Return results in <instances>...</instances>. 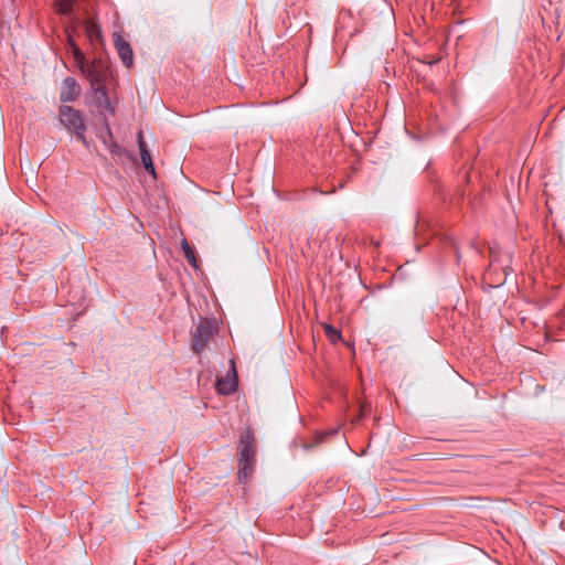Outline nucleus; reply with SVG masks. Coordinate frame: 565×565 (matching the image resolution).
Wrapping results in <instances>:
<instances>
[{"label": "nucleus", "instance_id": "f257e3e1", "mask_svg": "<svg viewBox=\"0 0 565 565\" xmlns=\"http://www.w3.org/2000/svg\"><path fill=\"white\" fill-rule=\"evenodd\" d=\"M256 454L257 444L255 435L250 428H246L239 435L237 445V478L239 482L247 483L252 478L256 465Z\"/></svg>", "mask_w": 565, "mask_h": 565}, {"label": "nucleus", "instance_id": "f03ea898", "mask_svg": "<svg viewBox=\"0 0 565 565\" xmlns=\"http://www.w3.org/2000/svg\"><path fill=\"white\" fill-rule=\"evenodd\" d=\"M58 117L67 131L75 135L78 140L86 145V125L82 113L71 106L62 105L58 109Z\"/></svg>", "mask_w": 565, "mask_h": 565}, {"label": "nucleus", "instance_id": "7ed1b4c3", "mask_svg": "<svg viewBox=\"0 0 565 565\" xmlns=\"http://www.w3.org/2000/svg\"><path fill=\"white\" fill-rule=\"evenodd\" d=\"M78 68L89 81L90 86L105 85L110 75L108 65L102 58H95L90 63L85 61Z\"/></svg>", "mask_w": 565, "mask_h": 565}, {"label": "nucleus", "instance_id": "20e7f679", "mask_svg": "<svg viewBox=\"0 0 565 565\" xmlns=\"http://www.w3.org/2000/svg\"><path fill=\"white\" fill-rule=\"evenodd\" d=\"M217 331V323L214 319H205L200 322L192 335V349L195 353H201L205 350L209 341Z\"/></svg>", "mask_w": 565, "mask_h": 565}, {"label": "nucleus", "instance_id": "39448f33", "mask_svg": "<svg viewBox=\"0 0 565 565\" xmlns=\"http://www.w3.org/2000/svg\"><path fill=\"white\" fill-rule=\"evenodd\" d=\"M215 387L217 393L222 395H230L234 393L237 388V373L235 369V363L231 361V370L224 377L217 379L215 383Z\"/></svg>", "mask_w": 565, "mask_h": 565}, {"label": "nucleus", "instance_id": "423d86ee", "mask_svg": "<svg viewBox=\"0 0 565 565\" xmlns=\"http://www.w3.org/2000/svg\"><path fill=\"white\" fill-rule=\"evenodd\" d=\"M81 86L74 77H66L62 82L60 100L62 103L75 102L81 95Z\"/></svg>", "mask_w": 565, "mask_h": 565}, {"label": "nucleus", "instance_id": "0eeeda50", "mask_svg": "<svg viewBox=\"0 0 565 565\" xmlns=\"http://www.w3.org/2000/svg\"><path fill=\"white\" fill-rule=\"evenodd\" d=\"M93 92L92 102L99 110H106L114 114L115 109L111 106L107 89L105 85L90 86Z\"/></svg>", "mask_w": 565, "mask_h": 565}, {"label": "nucleus", "instance_id": "6e6552de", "mask_svg": "<svg viewBox=\"0 0 565 565\" xmlns=\"http://www.w3.org/2000/svg\"><path fill=\"white\" fill-rule=\"evenodd\" d=\"M115 47L117 53L126 67H131L134 64V52L131 45L121 35L115 34Z\"/></svg>", "mask_w": 565, "mask_h": 565}, {"label": "nucleus", "instance_id": "1a4fd4ad", "mask_svg": "<svg viewBox=\"0 0 565 565\" xmlns=\"http://www.w3.org/2000/svg\"><path fill=\"white\" fill-rule=\"evenodd\" d=\"M66 47L67 51L73 55L77 67L86 61L85 54L82 52L71 34L67 35Z\"/></svg>", "mask_w": 565, "mask_h": 565}, {"label": "nucleus", "instance_id": "9d476101", "mask_svg": "<svg viewBox=\"0 0 565 565\" xmlns=\"http://www.w3.org/2000/svg\"><path fill=\"white\" fill-rule=\"evenodd\" d=\"M85 33L89 41L94 43L95 41L100 40L102 30L97 23L94 21L87 20L84 24Z\"/></svg>", "mask_w": 565, "mask_h": 565}, {"label": "nucleus", "instance_id": "9b49d317", "mask_svg": "<svg viewBox=\"0 0 565 565\" xmlns=\"http://www.w3.org/2000/svg\"><path fill=\"white\" fill-rule=\"evenodd\" d=\"M55 10L60 14H70L73 9L72 0H55Z\"/></svg>", "mask_w": 565, "mask_h": 565}, {"label": "nucleus", "instance_id": "f8f14e48", "mask_svg": "<svg viewBox=\"0 0 565 565\" xmlns=\"http://www.w3.org/2000/svg\"><path fill=\"white\" fill-rule=\"evenodd\" d=\"M181 245H182V249L184 252V255H185L188 262L192 266L196 267V259H195L194 250L189 245V243H188V241L185 238L182 239Z\"/></svg>", "mask_w": 565, "mask_h": 565}, {"label": "nucleus", "instance_id": "ddd939ff", "mask_svg": "<svg viewBox=\"0 0 565 565\" xmlns=\"http://www.w3.org/2000/svg\"><path fill=\"white\" fill-rule=\"evenodd\" d=\"M107 135L109 137V141H107L106 139H104V143L107 146L108 150L111 152V153H117L118 150H119V147L116 142H114L111 139H113V135H111V130L110 128L107 126Z\"/></svg>", "mask_w": 565, "mask_h": 565}, {"label": "nucleus", "instance_id": "4468645a", "mask_svg": "<svg viewBox=\"0 0 565 565\" xmlns=\"http://www.w3.org/2000/svg\"><path fill=\"white\" fill-rule=\"evenodd\" d=\"M326 334L332 342L341 338L340 331L330 324L326 326Z\"/></svg>", "mask_w": 565, "mask_h": 565}, {"label": "nucleus", "instance_id": "2eb2a0df", "mask_svg": "<svg viewBox=\"0 0 565 565\" xmlns=\"http://www.w3.org/2000/svg\"><path fill=\"white\" fill-rule=\"evenodd\" d=\"M329 434H330V433H320V434H317V435L315 436V438H313V441H315V443H313V444L305 443V444H303V448L308 450V449H311L313 446L321 444V443L323 441L324 437H326L327 435H329Z\"/></svg>", "mask_w": 565, "mask_h": 565}, {"label": "nucleus", "instance_id": "dca6fc26", "mask_svg": "<svg viewBox=\"0 0 565 565\" xmlns=\"http://www.w3.org/2000/svg\"><path fill=\"white\" fill-rule=\"evenodd\" d=\"M137 140H138V147H139L140 154L142 153V151H149L147 143L143 139L142 131L138 132Z\"/></svg>", "mask_w": 565, "mask_h": 565}, {"label": "nucleus", "instance_id": "f3484780", "mask_svg": "<svg viewBox=\"0 0 565 565\" xmlns=\"http://www.w3.org/2000/svg\"><path fill=\"white\" fill-rule=\"evenodd\" d=\"M140 157L145 168H147L148 166H150V163L153 162L149 151H142Z\"/></svg>", "mask_w": 565, "mask_h": 565}, {"label": "nucleus", "instance_id": "a211bd4d", "mask_svg": "<svg viewBox=\"0 0 565 565\" xmlns=\"http://www.w3.org/2000/svg\"><path fill=\"white\" fill-rule=\"evenodd\" d=\"M147 170L148 173L152 174L153 177H156V169H154V166H153V162L150 163V166H148L147 168H145Z\"/></svg>", "mask_w": 565, "mask_h": 565}]
</instances>
